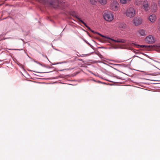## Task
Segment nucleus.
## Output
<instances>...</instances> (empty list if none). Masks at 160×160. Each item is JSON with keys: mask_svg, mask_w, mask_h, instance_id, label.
<instances>
[{"mask_svg": "<svg viewBox=\"0 0 160 160\" xmlns=\"http://www.w3.org/2000/svg\"><path fill=\"white\" fill-rule=\"evenodd\" d=\"M141 4L142 5V8L144 9L145 10L147 11L149 9V5L148 2L146 0H143L141 2Z\"/></svg>", "mask_w": 160, "mask_h": 160, "instance_id": "nucleus-7", "label": "nucleus"}, {"mask_svg": "<svg viewBox=\"0 0 160 160\" xmlns=\"http://www.w3.org/2000/svg\"><path fill=\"white\" fill-rule=\"evenodd\" d=\"M90 2L92 4L95 5L96 4L95 0H89Z\"/></svg>", "mask_w": 160, "mask_h": 160, "instance_id": "nucleus-16", "label": "nucleus"}, {"mask_svg": "<svg viewBox=\"0 0 160 160\" xmlns=\"http://www.w3.org/2000/svg\"><path fill=\"white\" fill-rule=\"evenodd\" d=\"M132 44H133L135 46H136L137 48H143L145 47L150 48V49H154L156 51H158L160 50V44L158 45H149L146 46L145 45H138L134 43H132Z\"/></svg>", "mask_w": 160, "mask_h": 160, "instance_id": "nucleus-1", "label": "nucleus"}, {"mask_svg": "<svg viewBox=\"0 0 160 160\" xmlns=\"http://www.w3.org/2000/svg\"><path fill=\"white\" fill-rule=\"evenodd\" d=\"M119 3L116 0H113L111 3L110 8L112 10L115 11L118 10L119 8Z\"/></svg>", "mask_w": 160, "mask_h": 160, "instance_id": "nucleus-4", "label": "nucleus"}, {"mask_svg": "<svg viewBox=\"0 0 160 160\" xmlns=\"http://www.w3.org/2000/svg\"><path fill=\"white\" fill-rule=\"evenodd\" d=\"M147 31L143 29L138 30L137 32V34L141 36H145L147 34Z\"/></svg>", "mask_w": 160, "mask_h": 160, "instance_id": "nucleus-9", "label": "nucleus"}, {"mask_svg": "<svg viewBox=\"0 0 160 160\" xmlns=\"http://www.w3.org/2000/svg\"><path fill=\"white\" fill-rule=\"evenodd\" d=\"M145 41L146 43L152 44L155 41V38L152 35H149L146 37Z\"/></svg>", "mask_w": 160, "mask_h": 160, "instance_id": "nucleus-5", "label": "nucleus"}, {"mask_svg": "<svg viewBox=\"0 0 160 160\" xmlns=\"http://www.w3.org/2000/svg\"><path fill=\"white\" fill-rule=\"evenodd\" d=\"M90 31H91L92 32V33H96V32H95L93 30H92V29H91V30H90Z\"/></svg>", "mask_w": 160, "mask_h": 160, "instance_id": "nucleus-19", "label": "nucleus"}, {"mask_svg": "<svg viewBox=\"0 0 160 160\" xmlns=\"http://www.w3.org/2000/svg\"><path fill=\"white\" fill-rule=\"evenodd\" d=\"M118 28L122 31H125L127 28V24L123 22H118Z\"/></svg>", "mask_w": 160, "mask_h": 160, "instance_id": "nucleus-6", "label": "nucleus"}, {"mask_svg": "<svg viewBox=\"0 0 160 160\" xmlns=\"http://www.w3.org/2000/svg\"><path fill=\"white\" fill-rule=\"evenodd\" d=\"M98 34L100 36H101V37H104V38H106V36H103V35H102L101 34H99V33H98Z\"/></svg>", "mask_w": 160, "mask_h": 160, "instance_id": "nucleus-18", "label": "nucleus"}, {"mask_svg": "<svg viewBox=\"0 0 160 160\" xmlns=\"http://www.w3.org/2000/svg\"><path fill=\"white\" fill-rule=\"evenodd\" d=\"M110 39V38H109ZM114 41L115 42H120V43H125L126 42V40L121 39H118L117 40H114L112 39H110Z\"/></svg>", "mask_w": 160, "mask_h": 160, "instance_id": "nucleus-13", "label": "nucleus"}, {"mask_svg": "<svg viewBox=\"0 0 160 160\" xmlns=\"http://www.w3.org/2000/svg\"><path fill=\"white\" fill-rule=\"evenodd\" d=\"M124 13L127 17L130 18H132L135 15V12L134 9L132 7L128 8L126 10Z\"/></svg>", "mask_w": 160, "mask_h": 160, "instance_id": "nucleus-2", "label": "nucleus"}, {"mask_svg": "<svg viewBox=\"0 0 160 160\" xmlns=\"http://www.w3.org/2000/svg\"><path fill=\"white\" fill-rule=\"evenodd\" d=\"M130 0H120V2L122 4H126Z\"/></svg>", "mask_w": 160, "mask_h": 160, "instance_id": "nucleus-15", "label": "nucleus"}, {"mask_svg": "<svg viewBox=\"0 0 160 160\" xmlns=\"http://www.w3.org/2000/svg\"><path fill=\"white\" fill-rule=\"evenodd\" d=\"M157 10V4L156 3H153L151 6V11L152 12H155Z\"/></svg>", "mask_w": 160, "mask_h": 160, "instance_id": "nucleus-11", "label": "nucleus"}, {"mask_svg": "<svg viewBox=\"0 0 160 160\" xmlns=\"http://www.w3.org/2000/svg\"><path fill=\"white\" fill-rule=\"evenodd\" d=\"M88 29L90 31L91 30V29L88 26V27H87Z\"/></svg>", "mask_w": 160, "mask_h": 160, "instance_id": "nucleus-20", "label": "nucleus"}, {"mask_svg": "<svg viewBox=\"0 0 160 160\" xmlns=\"http://www.w3.org/2000/svg\"><path fill=\"white\" fill-rule=\"evenodd\" d=\"M98 1L102 5H105L107 2V0H98Z\"/></svg>", "mask_w": 160, "mask_h": 160, "instance_id": "nucleus-14", "label": "nucleus"}, {"mask_svg": "<svg viewBox=\"0 0 160 160\" xmlns=\"http://www.w3.org/2000/svg\"><path fill=\"white\" fill-rule=\"evenodd\" d=\"M72 15L74 17L78 20H79V21H80V22L83 23L86 27H88V26L84 22H83L81 19L80 18H79L78 16L77 15H76L75 13L73 14Z\"/></svg>", "mask_w": 160, "mask_h": 160, "instance_id": "nucleus-12", "label": "nucleus"}, {"mask_svg": "<svg viewBox=\"0 0 160 160\" xmlns=\"http://www.w3.org/2000/svg\"><path fill=\"white\" fill-rule=\"evenodd\" d=\"M158 29L160 30V18L159 20V21L158 23Z\"/></svg>", "mask_w": 160, "mask_h": 160, "instance_id": "nucleus-17", "label": "nucleus"}, {"mask_svg": "<svg viewBox=\"0 0 160 160\" xmlns=\"http://www.w3.org/2000/svg\"><path fill=\"white\" fill-rule=\"evenodd\" d=\"M148 19L151 22L154 23L156 21L157 18L155 15L152 14L149 16Z\"/></svg>", "mask_w": 160, "mask_h": 160, "instance_id": "nucleus-10", "label": "nucleus"}, {"mask_svg": "<svg viewBox=\"0 0 160 160\" xmlns=\"http://www.w3.org/2000/svg\"><path fill=\"white\" fill-rule=\"evenodd\" d=\"M133 22L135 26H138L142 23V20L140 18L136 17L133 19Z\"/></svg>", "mask_w": 160, "mask_h": 160, "instance_id": "nucleus-8", "label": "nucleus"}, {"mask_svg": "<svg viewBox=\"0 0 160 160\" xmlns=\"http://www.w3.org/2000/svg\"><path fill=\"white\" fill-rule=\"evenodd\" d=\"M104 19L107 21L110 22L114 19V16L112 13L110 12H105L103 15Z\"/></svg>", "mask_w": 160, "mask_h": 160, "instance_id": "nucleus-3", "label": "nucleus"}]
</instances>
